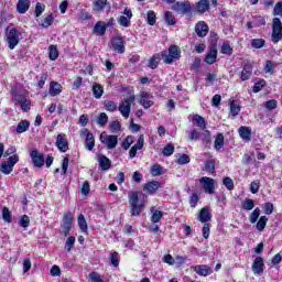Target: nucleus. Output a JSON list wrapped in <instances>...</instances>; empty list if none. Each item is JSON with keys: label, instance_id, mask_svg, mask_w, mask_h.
Returning a JSON list of instances; mask_svg holds the SVG:
<instances>
[{"label": "nucleus", "instance_id": "nucleus-20", "mask_svg": "<svg viewBox=\"0 0 282 282\" xmlns=\"http://www.w3.org/2000/svg\"><path fill=\"white\" fill-rule=\"evenodd\" d=\"M263 268H265V264L263 263V258L257 257L252 263L253 274H262Z\"/></svg>", "mask_w": 282, "mask_h": 282}, {"label": "nucleus", "instance_id": "nucleus-34", "mask_svg": "<svg viewBox=\"0 0 282 282\" xmlns=\"http://www.w3.org/2000/svg\"><path fill=\"white\" fill-rule=\"evenodd\" d=\"M265 226H268V217L261 216L256 225V228L259 232H263V230H265Z\"/></svg>", "mask_w": 282, "mask_h": 282}, {"label": "nucleus", "instance_id": "nucleus-48", "mask_svg": "<svg viewBox=\"0 0 282 282\" xmlns=\"http://www.w3.org/2000/svg\"><path fill=\"white\" fill-rule=\"evenodd\" d=\"M155 21H156L155 11L153 10L148 11V14H147L148 25H155Z\"/></svg>", "mask_w": 282, "mask_h": 282}, {"label": "nucleus", "instance_id": "nucleus-6", "mask_svg": "<svg viewBox=\"0 0 282 282\" xmlns=\"http://www.w3.org/2000/svg\"><path fill=\"white\" fill-rule=\"evenodd\" d=\"M99 140L104 147L107 149H116L118 147V135L107 134V132H101Z\"/></svg>", "mask_w": 282, "mask_h": 282}, {"label": "nucleus", "instance_id": "nucleus-55", "mask_svg": "<svg viewBox=\"0 0 282 282\" xmlns=\"http://www.w3.org/2000/svg\"><path fill=\"white\" fill-rule=\"evenodd\" d=\"M74 243H76V238L74 236L68 237L65 242V250H67V252L72 251Z\"/></svg>", "mask_w": 282, "mask_h": 282}, {"label": "nucleus", "instance_id": "nucleus-54", "mask_svg": "<svg viewBox=\"0 0 282 282\" xmlns=\"http://www.w3.org/2000/svg\"><path fill=\"white\" fill-rule=\"evenodd\" d=\"M48 57L51 58V61H56V58H58V48H56V46H50Z\"/></svg>", "mask_w": 282, "mask_h": 282}, {"label": "nucleus", "instance_id": "nucleus-59", "mask_svg": "<svg viewBox=\"0 0 282 282\" xmlns=\"http://www.w3.org/2000/svg\"><path fill=\"white\" fill-rule=\"evenodd\" d=\"M19 226H21V228H28L30 226V216L23 215L19 219Z\"/></svg>", "mask_w": 282, "mask_h": 282}, {"label": "nucleus", "instance_id": "nucleus-56", "mask_svg": "<svg viewBox=\"0 0 282 282\" xmlns=\"http://www.w3.org/2000/svg\"><path fill=\"white\" fill-rule=\"evenodd\" d=\"M252 208H254V200H252V198H247L242 203V209L243 210H252Z\"/></svg>", "mask_w": 282, "mask_h": 282}, {"label": "nucleus", "instance_id": "nucleus-15", "mask_svg": "<svg viewBox=\"0 0 282 282\" xmlns=\"http://www.w3.org/2000/svg\"><path fill=\"white\" fill-rule=\"evenodd\" d=\"M31 160H32L34 166H36L37 169H41V166H43V164H45V156H43V153H40L36 150H33L31 152Z\"/></svg>", "mask_w": 282, "mask_h": 282}, {"label": "nucleus", "instance_id": "nucleus-26", "mask_svg": "<svg viewBox=\"0 0 282 282\" xmlns=\"http://www.w3.org/2000/svg\"><path fill=\"white\" fill-rule=\"evenodd\" d=\"M158 188H160V182L158 181L149 182L143 186V191L150 193V195H153V193H155Z\"/></svg>", "mask_w": 282, "mask_h": 282}, {"label": "nucleus", "instance_id": "nucleus-47", "mask_svg": "<svg viewBox=\"0 0 282 282\" xmlns=\"http://www.w3.org/2000/svg\"><path fill=\"white\" fill-rule=\"evenodd\" d=\"M107 122H109V117L107 116V113L101 112L97 118V124H99V127H105Z\"/></svg>", "mask_w": 282, "mask_h": 282}, {"label": "nucleus", "instance_id": "nucleus-40", "mask_svg": "<svg viewBox=\"0 0 282 282\" xmlns=\"http://www.w3.org/2000/svg\"><path fill=\"white\" fill-rule=\"evenodd\" d=\"M93 6L95 12H101V10H105V7L107 6V0H96Z\"/></svg>", "mask_w": 282, "mask_h": 282}, {"label": "nucleus", "instance_id": "nucleus-33", "mask_svg": "<svg viewBox=\"0 0 282 282\" xmlns=\"http://www.w3.org/2000/svg\"><path fill=\"white\" fill-rule=\"evenodd\" d=\"M160 54H154L148 64V67H150V69H158V66L160 65Z\"/></svg>", "mask_w": 282, "mask_h": 282}, {"label": "nucleus", "instance_id": "nucleus-58", "mask_svg": "<svg viewBox=\"0 0 282 282\" xmlns=\"http://www.w3.org/2000/svg\"><path fill=\"white\" fill-rule=\"evenodd\" d=\"M18 105H20V108L22 109V111H30L32 101H30V98L26 97L22 102H20Z\"/></svg>", "mask_w": 282, "mask_h": 282}, {"label": "nucleus", "instance_id": "nucleus-18", "mask_svg": "<svg viewBox=\"0 0 282 282\" xmlns=\"http://www.w3.org/2000/svg\"><path fill=\"white\" fill-rule=\"evenodd\" d=\"M195 32L197 36H199L200 39H204V36L208 34V24H206V22L204 21H199L195 25Z\"/></svg>", "mask_w": 282, "mask_h": 282}, {"label": "nucleus", "instance_id": "nucleus-13", "mask_svg": "<svg viewBox=\"0 0 282 282\" xmlns=\"http://www.w3.org/2000/svg\"><path fill=\"white\" fill-rule=\"evenodd\" d=\"M55 144L62 153H67V151H69V142H67V139L63 133L57 135Z\"/></svg>", "mask_w": 282, "mask_h": 282}, {"label": "nucleus", "instance_id": "nucleus-35", "mask_svg": "<svg viewBox=\"0 0 282 282\" xmlns=\"http://www.w3.org/2000/svg\"><path fill=\"white\" fill-rule=\"evenodd\" d=\"M77 224H78L82 232L87 234L88 226H87V219H85V215L80 214L78 216Z\"/></svg>", "mask_w": 282, "mask_h": 282}, {"label": "nucleus", "instance_id": "nucleus-29", "mask_svg": "<svg viewBox=\"0 0 282 282\" xmlns=\"http://www.w3.org/2000/svg\"><path fill=\"white\" fill-rule=\"evenodd\" d=\"M94 32L97 36H105V33L107 32V26H105V22L98 21L95 24Z\"/></svg>", "mask_w": 282, "mask_h": 282}, {"label": "nucleus", "instance_id": "nucleus-16", "mask_svg": "<svg viewBox=\"0 0 282 282\" xmlns=\"http://www.w3.org/2000/svg\"><path fill=\"white\" fill-rule=\"evenodd\" d=\"M63 221L64 235L67 236L72 230V224H74V215L72 214V212H68L64 215Z\"/></svg>", "mask_w": 282, "mask_h": 282}, {"label": "nucleus", "instance_id": "nucleus-23", "mask_svg": "<svg viewBox=\"0 0 282 282\" xmlns=\"http://www.w3.org/2000/svg\"><path fill=\"white\" fill-rule=\"evenodd\" d=\"M97 162L99 163V169L102 171H109V169H111V160H109V158L106 155H99L97 158Z\"/></svg>", "mask_w": 282, "mask_h": 282}, {"label": "nucleus", "instance_id": "nucleus-49", "mask_svg": "<svg viewBox=\"0 0 282 282\" xmlns=\"http://www.w3.org/2000/svg\"><path fill=\"white\" fill-rule=\"evenodd\" d=\"M259 215H261V209L257 207L250 215L249 221L250 224H257V220L259 219Z\"/></svg>", "mask_w": 282, "mask_h": 282}, {"label": "nucleus", "instance_id": "nucleus-62", "mask_svg": "<svg viewBox=\"0 0 282 282\" xmlns=\"http://www.w3.org/2000/svg\"><path fill=\"white\" fill-rule=\"evenodd\" d=\"M188 138H189V140H199V138H202V133H199V131L193 129L189 131Z\"/></svg>", "mask_w": 282, "mask_h": 282}, {"label": "nucleus", "instance_id": "nucleus-1", "mask_svg": "<svg viewBox=\"0 0 282 282\" xmlns=\"http://www.w3.org/2000/svg\"><path fill=\"white\" fill-rule=\"evenodd\" d=\"M147 204V196L143 193L131 192L129 194V206L132 217H140Z\"/></svg>", "mask_w": 282, "mask_h": 282}, {"label": "nucleus", "instance_id": "nucleus-8", "mask_svg": "<svg viewBox=\"0 0 282 282\" xmlns=\"http://www.w3.org/2000/svg\"><path fill=\"white\" fill-rule=\"evenodd\" d=\"M139 105H142L143 109H151L153 107V95L149 91L142 90L139 95Z\"/></svg>", "mask_w": 282, "mask_h": 282}, {"label": "nucleus", "instance_id": "nucleus-38", "mask_svg": "<svg viewBox=\"0 0 282 282\" xmlns=\"http://www.w3.org/2000/svg\"><path fill=\"white\" fill-rule=\"evenodd\" d=\"M150 173L153 175V177H158L164 174V169L160 164H154L151 166Z\"/></svg>", "mask_w": 282, "mask_h": 282}, {"label": "nucleus", "instance_id": "nucleus-9", "mask_svg": "<svg viewBox=\"0 0 282 282\" xmlns=\"http://www.w3.org/2000/svg\"><path fill=\"white\" fill-rule=\"evenodd\" d=\"M131 19H133V12L131 9L124 8L122 15L118 19V23L121 28H130Z\"/></svg>", "mask_w": 282, "mask_h": 282}, {"label": "nucleus", "instance_id": "nucleus-61", "mask_svg": "<svg viewBox=\"0 0 282 282\" xmlns=\"http://www.w3.org/2000/svg\"><path fill=\"white\" fill-rule=\"evenodd\" d=\"M119 131H120V121H111L110 122V132L119 133Z\"/></svg>", "mask_w": 282, "mask_h": 282}, {"label": "nucleus", "instance_id": "nucleus-12", "mask_svg": "<svg viewBox=\"0 0 282 282\" xmlns=\"http://www.w3.org/2000/svg\"><path fill=\"white\" fill-rule=\"evenodd\" d=\"M11 96L12 102H14V105H20L24 99L28 98V90H12Z\"/></svg>", "mask_w": 282, "mask_h": 282}, {"label": "nucleus", "instance_id": "nucleus-37", "mask_svg": "<svg viewBox=\"0 0 282 282\" xmlns=\"http://www.w3.org/2000/svg\"><path fill=\"white\" fill-rule=\"evenodd\" d=\"M250 76H252V66L245 65L240 78L241 80H248Z\"/></svg>", "mask_w": 282, "mask_h": 282}, {"label": "nucleus", "instance_id": "nucleus-25", "mask_svg": "<svg viewBox=\"0 0 282 282\" xmlns=\"http://www.w3.org/2000/svg\"><path fill=\"white\" fill-rule=\"evenodd\" d=\"M63 91V86L56 82L50 84L48 94L50 96H58Z\"/></svg>", "mask_w": 282, "mask_h": 282}, {"label": "nucleus", "instance_id": "nucleus-46", "mask_svg": "<svg viewBox=\"0 0 282 282\" xmlns=\"http://www.w3.org/2000/svg\"><path fill=\"white\" fill-rule=\"evenodd\" d=\"M164 20H165V23H167V25H175L176 23L175 15H173V13L170 11L165 12Z\"/></svg>", "mask_w": 282, "mask_h": 282}, {"label": "nucleus", "instance_id": "nucleus-32", "mask_svg": "<svg viewBox=\"0 0 282 282\" xmlns=\"http://www.w3.org/2000/svg\"><path fill=\"white\" fill-rule=\"evenodd\" d=\"M30 129V121L28 120H22L18 123L15 131L17 133H25Z\"/></svg>", "mask_w": 282, "mask_h": 282}, {"label": "nucleus", "instance_id": "nucleus-52", "mask_svg": "<svg viewBox=\"0 0 282 282\" xmlns=\"http://www.w3.org/2000/svg\"><path fill=\"white\" fill-rule=\"evenodd\" d=\"M265 45V40L263 39H253L251 41V46L254 47L256 50H261Z\"/></svg>", "mask_w": 282, "mask_h": 282}, {"label": "nucleus", "instance_id": "nucleus-17", "mask_svg": "<svg viewBox=\"0 0 282 282\" xmlns=\"http://www.w3.org/2000/svg\"><path fill=\"white\" fill-rule=\"evenodd\" d=\"M173 10L177 12V14H188V12H191V2H176L173 6Z\"/></svg>", "mask_w": 282, "mask_h": 282}, {"label": "nucleus", "instance_id": "nucleus-31", "mask_svg": "<svg viewBox=\"0 0 282 282\" xmlns=\"http://www.w3.org/2000/svg\"><path fill=\"white\" fill-rule=\"evenodd\" d=\"M192 122L202 130L206 129V120H204V118L199 115H195Z\"/></svg>", "mask_w": 282, "mask_h": 282}, {"label": "nucleus", "instance_id": "nucleus-4", "mask_svg": "<svg viewBox=\"0 0 282 282\" xmlns=\"http://www.w3.org/2000/svg\"><path fill=\"white\" fill-rule=\"evenodd\" d=\"M21 41V31L17 29H9L7 31V43L9 45V50H14L19 42Z\"/></svg>", "mask_w": 282, "mask_h": 282}, {"label": "nucleus", "instance_id": "nucleus-5", "mask_svg": "<svg viewBox=\"0 0 282 282\" xmlns=\"http://www.w3.org/2000/svg\"><path fill=\"white\" fill-rule=\"evenodd\" d=\"M19 162V154L9 156L8 161H3L0 165V171L4 175H10L14 169V165Z\"/></svg>", "mask_w": 282, "mask_h": 282}, {"label": "nucleus", "instance_id": "nucleus-42", "mask_svg": "<svg viewBox=\"0 0 282 282\" xmlns=\"http://www.w3.org/2000/svg\"><path fill=\"white\" fill-rule=\"evenodd\" d=\"M110 263L115 268H118V265H120V254L118 252L113 251L112 253H110Z\"/></svg>", "mask_w": 282, "mask_h": 282}, {"label": "nucleus", "instance_id": "nucleus-44", "mask_svg": "<svg viewBox=\"0 0 282 282\" xmlns=\"http://www.w3.org/2000/svg\"><path fill=\"white\" fill-rule=\"evenodd\" d=\"M239 111H241V106H239V104H237L236 101H231L230 102V113L234 116V118L236 116H239Z\"/></svg>", "mask_w": 282, "mask_h": 282}, {"label": "nucleus", "instance_id": "nucleus-7", "mask_svg": "<svg viewBox=\"0 0 282 282\" xmlns=\"http://www.w3.org/2000/svg\"><path fill=\"white\" fill-rule=\"evenodd\" d=\"M271 39L274 43H279L282 39V22L279 18L273 19Z\"/></svg>", "mask_w": 282, "mask_h": 282}, {"label": "nucleus", "instance_id": "nucleus-57", "mask_svg": "<svg viewBox=\"0 0 282 282\" xmlns=\"http://www.w3.org/2000/svg\"><path fill=\"white\" fill-rule=\"evenodd\" d=\"M172 153H175V145L170 143L164 147L163 155H165V158H169V156H171Z\"/></svg>", "mask_w": 282, "mask_h": 282}, {"label": "nucleus", "instance_id": "nucleus-36", "mask_svg": "<svg viewBox=\"0 0 282 282\" xmlns=\"http://www.w3.org/2000/svg\"><path fill=\"white\" fill-rule=\"evenodd\" d=\"M214 147H215L216 151H221V149H224V134L223 133H218L216 135V139L214 141Z\"/></svg>", "mask_w": 282, "mask_h": 282}, {"label": "nucleus", "instance_id": "nucleus-21", "mask_svg": "<svg viewBox=\"0 0 282 282\" xmlns=\"http://www.w3.org/2000/svg\"><path fill=\"white\" fill-rule=\"evenodd\" d=\"M216 61H217V46L214 45L210 47L209 52L205 56V63H207V65H214Z\"/></svg>", "mask_w": 282, "mask_h": 282}, {"label": "nucleus", "instance_id": "nucleus-24", "mask_svg": "<svg viewBox=\"0 0 282 282\" xmlns=\"http://www.w3.org/2000/svg\"><path fill=\"white\" fill-rule=\"evenodd\" d=\"M210 208L204 207L198 214V221L202 224H207V221H210Z\"/></svg>", "mask_w": 282, "mask_h": 282}, {"label": "nucleus", "instance_id": "nucleus-53", "mask_svg": "<svg viewBox=\"0 0 282 282\" xmlns=\"http://www.w3.org/2000/svg\"><path fill=\"white\" fill-rule=\"evenodd\" d=\"M2 218L4 221H7V224L12 223V214L10 213V209L8 207H4L2 209Z\"/></svg>", "mask_w": 282, "mask_h": 282}, {"label": "nucleus", "instance_id": "nucleus-50", "mask_svg": "<svg viewBox=\"0 0 282 282\" xmlns=\"http://www.w3.org/2000/svg\"><path fill=\"white\" fill-rule=\"evenodd\" d=\"M265 87V82L264 79H260L258 80L252 88L253 94H259V91H261V89H263Z\"/></svg>", "mask_w": 282, "mask_h": 282}, {"label": "nucleus", "instance_id": "nucleus-39", "mask_svg": "<svg viewBox=\"0 0 282 282\" xmlns=\"http://www.w3.org/2000/svg\"><path fill=\"white\" fill-rule=\"evenodd\" d=\"M104 107H105L106 111H110L111 113H113V111L118 110V104H116V101H111V100H105Z\"/></svg>", "mask_w": 282, "mask_h": 282}, {"label": "nucleus", "instance_id": "nucleus-14", "mask_svg": "<svg viewBox=\"0 0 282 282\" xmlns=\"http://www.w3.org/2000/svg\"><path fill=\"white\" fill-rule=\"evenodd\" d=\"M192 269L199 276H209V274H213V268H210L206 264H196V265L192 267Z\"/></svg>", "mask_w": 282, "mask_h": 282}, {"label": "nucleus", "instance_id": "nucleus-10", "mask_svg": "<svg viewBox=\"0 0 282 282\" xmlns=\"http://www.w3.org/2000/svg\"><path fill=\"white\" fill-rule=\"evenodd\" d=\"M199 183L202 184L205 193H207V195H213V193H215V180L208 177V176H203L199 180Z\"/></svg>", "mask_w": 282, "mask_h": 282}, {"label": "nucleus", "instance_id": "nucleus-22", "mask_svg": "<svg viewBox=\"0 0 282 282\" xmlns=\"http://www.w3.org/2000/svg\"><path fill=\"white\" fill-rule=\"evenodd\" d=\"M112 50L118 54H124V40L122 37H115L112 40Z\"/></svg>", "mask_w": 282, "mask_h": 282}, {"label": "nucleus", "instance_id": "nucleus-30", "mask_svg": "<svg viewBox=\"0 0 282 282\" xmlns=\"http://www.w3.org/2000/svg\"><path fill=\"white\" fill-rule=\"evenodd\" d=\"M210 8V2L208 0H200L196 4V11L199 12L200 14H204L208 9Z\"/></svg>", "mask_w": 282, "mask_h": 282}, {"label": "nucleus", "instance_id": "nucleus-63", "mask_svg": "<svg viewBox=\"0 0 282 282\" xmlns=\"http://www.w3.org/2000/svg\"><path fill=\"white\" fill-rule=\"evenodd\" d=\"M205 171H207V173H215V162L214 161H207L205 163Z\"/></svg>", "mask_w": 282, "mask_h": 282}, {"label": "nucleus", "instance_id": "nucleus-51", "mask_svg": "<svg viewBox=\"0 0 282 282\" xmlns=\"http://www.w3.org/2000/svg\"><path fill=\"white\" fill-rule=\"evenodd\" d=\"M220 52L221 54H226L227 56L232 55V47L230 46V43H223Z\"/></svg>", "mask_w": 282, "mask_h": 282}, {"label": "nucleus", "instance_id": "nucleus-60", "mask_svg": "<svg viewBox=\"0 0 282 282\" xmlns=\"http://www.w3.org/2000/svg\"><path fill=\"white\" fill-rule=\"evenodd\" d=\"M191 162V158L187 154H181L176 160V164H188Z\"/></svg>", "mask_w": 282, "mask_h": 282}, {"label": "nucleus", "instance_id": "nucleus-43", "mask_svg": "<svg viewBox=\"0 0 282 282\" xmlns=\"http://www.w3.org/2000/svg\"><path fill=\"white\" fill-rule=\"evenodd\" d=\"M133 142H135V139L133 138V135H128L121 143V147H122V149H124L127 151L128 149H130V147H131V144H133Z\"/></svg>", "mask_w": 282, "mask_h": 282}, {"label": "nucleus", "instance_id": "nucleus-27", "mask_svg": "<svg viewBox=\"0 0 282 282\" xmlns=\"http://www.w3.org/2000/svg\"><path fill=\"white\" fill-rule=\"evenodd\" d=\"M102 94H105V88H102V85L98 83L93 84V96L97 100H100L102 98Z\"/></svg>", "mask_w": 282, "mask_h": 282}, {"label": "nucleus", "instance_id": "nucleus-28", "mask_svg": "<svg viewBox=\"0 0 282 282\" xmlns=\"http://www.w3.org/2000/svg\"><path fill=\"white\" fill-rule=\"evenodd\" d=\"M17 10L19 14H25L30 10V0H19L17 4Z\"/></svg>", "mask_w": 282, "mask_h": 282}, {"label": "nucleus", "instance_id": "nucleus-2", "mask_svg": "<svg viewBox=\"0 0 282 282\" xmlns=\"http://www.w3.org/2000/svg\"><path fill=\"white\" fill-rule=\"evenodd\" d=\"M180 47L177 45H171L169 52L163 51L161 57L166 65H171L174 61H178L181 56Z\"/></svg>", "mask_w": 282, "mask_h": 282}, {"label": "nucleus", "instance_id": "nucleus-45", "mask_svg": "<svg viewBox=\"0 0 282 282\" xmlns=\"http://www.w3.org/2000/svg\"><path fill=\"white\" fill-rule=\"evenodd\" d=\"M88 281L89 282H105V280H102V276H100L98 274V272L93 271L88 274Z\"/></svg>", "mask_w": 282, "mask_h": 282}, {"label": "nucleus", "instance_id": "nucleus-64", "mask_svg": "<svg viewBox=\"0 0 282 282\" xmlns=\"http://www.w3.org/2000/svg\"><path fill=\"white\" fill-rule=\"evenodd\" d=\"M259 186H260V183L259 181H253L251 182L250 184V192L256 195V193H259Z\"/></svg>", "mask_w": 282, "mask_h": 282}, {"label": "nucleus", "instance_id": "nucleus-19", "mask_svg": "<svg viewBox=\"0 0 282 282\" xmlns=\"http://www.w3.org/2000/svg\"><path fill=\"white\" fill-rule=\"evenodd\" d=\"M238 133H239L241 140H243V142H250V140L252 138V129H250L246 126H241L238 129Z\"/></svg>", "mask_w": 282, "mask_h": 282}, {"label": "nucleus", "instance_id": "nucleus-3", "mask_svg": "<svg viewBox=\"0 0 282 282\" xmlns=\"http://www.w3.org/2000/svg\"><path fill=\"white\" fill-rule=\"evenodd\" d=\"M135 102V95H130L128 98L123 99L117 109L120 111L122 118L126 120L131 116V104Z\"/></svg>", "mask_w": 282, "mask_h": 282}, {"label": "nucleus", "instance_id": "nucleus-41", "mask_svg": "<svg viewBox=\"0 0 282 282\" xmlns=\"http://www.w3.org/2000/svg\"><path fill=\"white\" fill-rule=\"evenodd\" d=\"M151 212H152V217H151L152 224H158L162 219L164 214L162 212H160L158 209H153V208Z\"/></svg>", "mask_w": 282, "mask_h": 282}, {"label": "nucleus", "instance_id": "nucleus-11", "mask_svg": "<svg viewBox=\"0 0 282 282\" xmlns=\"http://www.w3.org/2000/svg\"><path fill=\"white\" fill-rule=\"evenodd\" d=\"M82 135L86 137L85 147L88 151H94L96 147V139L94 138V133L89 132V130L84 129L82 131Z\"/></svg>", "mask_w": 282, "mask_h": 282}]
</instances>
